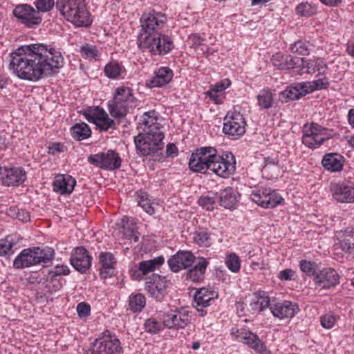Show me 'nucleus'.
I'll use <instances>...</instances> for the list:
<instances>
[{
    "label": "nucleus",
    "instance_id": "39448f33",
    "mask_svg": "<svg viewBox=\"0 0 354 354\" xmlns=\"http://www.w3.org/2000/svg\"><path fill=\"white\" fill-rule=\"evenodd\" d=\"M56 8L67 21L77 27H88L92 23L84 0H57Z\"/></svg>",
    "mask_w": 354,
    "mask_h": 354
},
{
    "label": "nucleus",
    "instance_id": "4c0bfd02",
    "mask_svg": "<svg viewBox=\"0 0 354 354\" xmlns=\"http://www.w3.org/2000/svg\"><path fill=\"white\" fill-rule=\"evenodd\" d=\"M304 83V88H306L307 93H310L316 90H322L326 88L329 82L326 77L319 78L312 82H306Z\"/></svg>",
    "mask_w": 354,
    "mask_h": 354
},
{
    "label": "nucleus",
    "instance_id": "1a4fd4ad",
    "mask_svg": "<svg viewBox=\"0 0 354 354\" xmlns=\"http://www.w3.org/2000/svg\"><path fill=\"white\" fill-rule=\"evenodd\" d=\"M246 122L238 111H228L224 118L223 131L231 139L236 140L245 132Z\"/></svg>",
    "mask_w": 354,
    "mask_h": 354
},
{
    "label": "nucleus",
    "instance_id": "b1692460",
    "mask_svg": "<svg viewBox=\"0 0 354 354\" xmlns=\"http://www.w3.org/2000/svg\"><path fill=\"white\" fill-rule=\"evenodd\" d=\"M214 292L209 291L207 289L203 288L198 290L194 295V303L195 307L198 312H201V316H204L206 314V311L203 310L210 306L212 301H214Z\"/></svg>",
    "mask_w": 354,
    "mask_h": 354
},
{
    "label": "nucleus",
    "instance_id": "58836bf2",
    "mask_svg": "<svg viewBox=\"0 0 354 354\" xmlns=\"http://www.w3.org/2000/svg\"><path fill=\"white\" fill-rule=\"evenodd\" d=\"M193 241L199 246L209 247L212 244L210 234L206 231H196L193 234Z\"/></svg>",
    "mask_w": 354,
    "mask_h": 354
},
{
    "label": "nucleus",
    "instance_id": "dca6fc26",
    "mask_svg": "<svg viewBox=\"0 0 354 354\" xmlns=\"http://www.w3.org/2000/svg\"><path fill=\"white\" fill-rule=\"evenodd\" d=\"M232 334L235 336L236 341L243 342L248 345L260 354H270V351L268 350L265 344L259 339V337L251 331L240 332L236 330V332L234 328L232 330Z\"/></svg>",
    "mask_w": 354,
    "mask_h": 354
},
{
    "label": "nucleus",
    "instance_id": "9d476101",
    "mask_svg": "<svg viewBox=\"0 0 354 354\" xmlns=\"http://www.w3.org/2000/svg\"><path fill=\"white\" fill-rule=\"evenodd\" d=\"M88 161L101 169L113 171L121 167L122 160L119 154L113 150L90 155Z\"/></svg>",
    "mask_w": 354,
    "mask_h": 354
},
{
    "label": "nucleus",
    "instance_id": "052dcab7",
    "mask_svg": "<svg viewBox=\"0 0 354 354\" xmlns=\"http://www.w3.org/2000/svg\"><path fill=\"white\" fill-rule=\"evenodd\" d=\"M189 39L192 41V46L194 48H196L202 45L204 41L203 38L201 37L200 35L197 34L191 35Z\"/></svg>",
    "mask_w": 354,
    "mask_h": 354
},
{
    "label": "nucleus",
    "instance_id": "09e8293b",
    "mask_svg": "<svg viewBox=\"0 0 354 354\" xmlns=\"http://www.w3.org/2000/svg\"><path fill=\"white\" fill-rule=\"evenodd\" d=\"M138 203L147 214L151 215L154 213V209L147 194H141L138 197Z\"/></svg>",
    "mask_w": 354,
    "mask_h": 354
},
{
    "label": "nucleus",
    "instance_id": "79ce46f5",
    "mask_svg": "<svg viewBox=\"0 0 354 354\" xmlns=\"http://www.w3.org/2000/svg\"><path fill=\"white\" fill-rule=\"evenodd\" d=\"M225 264L227 268L233 272H237L240 270V259L234 253H231L227 257Z\"/></svg>",
    "mask_w": 354,
    "mask_h": 354
},
{
    "label": "nucleus",
    "instance_id": "49530a36",
    "mask_svg": "<svg viewBox=\"0 0 354 354\" xmlns=\"http://www.w3.org/2000/svg\"><path fill=\"white\" fill-rule=\"evenodd\" d=\"M15 243L8 236L6 239L0 240V256L10 255L12 253V248Z\"/></svg>",
    "mask_w": 354,
    "mask_h": 354
},
{
    "label": "nucleus",
    "instance_id": "0eeeda50",
    "mask_svg": "<svg viewBox=\"0 0 354 354\" xmlns=\"http://www.w3.org/2000/svg\"><path fill=\"white\" fill-rule=\"evenodd\" d=\"M54 250L50 248L34 247L23 250L15 258L13 266L17 269L28 268L37 264L46 266L53 259Z\"/></svg>",
    "mask_w": 354,
    "mask_h": 354
},
{
    "label": "nucleus",
    "instance_id": "37998d69",
    "mask_svg": "<svg viewBox=\"0 0 354 354\" xmlns=\"http://www.w3.org/2000/svg\"><path fill=\"white\" fill-rule=\"evenodd\" d=\"M218 201L217 194H213V196H203L198 200V204L203 207V208L210 210L214 209V206Z\"/></svg>",
    "mask_w": 354,
    "mask_h": 354
},
{
    "label": "nucleus",
    "instance_id": "e433bc0d",
    "mask_svg": "<svg viewBox=\"0 0 354 354\" xmlns=\"http://www.w3.org/2000/svg\"><path fill=\"white\" fill-rule=\"evenodd\" d=\"M258 104L262 109H268L272 106L273 95L268 89L260 91L257 96Z\"/></svg>",
    "mask_w": 354,
    "mask_h": 354
},
{
    "label": "nucleus",
    "instance_id": "412c9836",
    "mask_svg": "<svg viewBox=\"0 0 354 354\" xmlns=\"http://www.w3.org/2000/svg\"><path fill=\"white\" fill-rule=\"evenodd\" d=\"M272 314L279 319L293 317L299 311L298 305L288 301H278L270 305Z\"/></svg>",
    "mask_w": 354,
    "mask_h": 354
},
{
    "label": "nucleus",
    "instance_id": "6ab92c4d",
    "mask_svg": "<svg viewBox=\"0 0 354 354\" xmlns=\"http://www.w3.org/2000/svg\"><path fill=\"white\" fill-rule=\"evenodd\" d=\"M330 192L335 200L339 203H354V187L339 182L330 184Z\"/></svg>",
    "mask_w": 354,
    "mask_h": 354
},
{
    "label": "nucleus",
    "instance_id": "20e7f679",
    "mask_svg": "<svg viewBox=\"0 0 354 354\" xmlns=\"http://www.w3.org/2000/svg\"><path fill=\"white\" fill-rule=\"evenodd\" d=\"M140 121L142 132L139 133L134 139L138 152L142 156H149L162 150L165 136L157 123L155 111L145 112Z\"/></svg>",
    "mask_w": 354,
    "mask_h": 354
},
{
    "label": "nucleus",
    "instance_id": "5fc2aeb1",
    "mask_svg": "<svg viewBox=\"0 0 354 354\" xmlns=\"http://www.w3.org/2000/svg\"><path fill=\"white\" fill-rule=\"evenodd\" d=\"M335 317L333 314L328 313L321 317V325L327 329L331 328L335 323Z\"/></svg>",
    "mask_w": 354,
    "mask_h": 354
},
{
    "label": "nucleus",
    "instance_id": "de8ad7c7",
    "mask_svg": "<svg viewBox=\"0 0 354 354\" xmlns=\"http://www.w3.org/2000/svg\"><path fill=\"white\" fill-rule=\"evenodd\" d=\"M300 269L302 272H305L309 276H313L315 277L317 272V265L315 263L307 261L306 260H302L300 261Z\"/></svg>",
    "mask_w": 354,
    "mask_h": 354
},
{
    "label": "nucleus",
    "instance_id": "f257e3e1",
    "mask_svg": "<svg viewBox=\"0 0 354 354\" xmlns=\"http://www.w3.org/2000/svg\"><path fill=\"white\" fill-rule=\"evenodd\" d=\"M11 56L10 66L14 73L30 82L57 73L63 63L59 52L42 44L21 46Z\"/></svg>",
    "mask_w": 354,
    "mask_h": 354
},
{
    "label": "nucleus",
    "instance_id": "8fccbe9b",
    "mask_svg": "<svg viewBox=\"0 0 354 354\" xmlns=\"http://www.w3.org/2000/svg\"><path fill=\"white\" fill-rule=\"evenodd\" d=\"M35 6L39 13L40 12H46L50 10L54 6H56V2L54 0H36Z\"/></svg>",
    "mask_w": 354,
    "mask_h": 354
},
{
    "label": "nucleus",
    "instance_id": "7c9ffc66",
    "mask_svg": "<svg viewBox=\"0 0 354 354\" xmlns=\"http://www.w3.org/2000/svg\"><path fill=\"white\" fill-rule=\"evenodd\" d=\"M119 225L122 228V234L126 239L133 240L134 242L138 241L140 233L138 232L133 221H130L127 216H124Z\"/></svg>",
    "mask_w": 354,
    "mask_h": 354
},
{
    "label": "nucleus",
    "instance_id": "f8f14e48",
    "mask_svg": "<svg viewBox=\"0 0 354 354\" xmlns=\"http://www.w3.org/2000/svg\"><path fill=\"white\" fill-rule=\"evenodd\" d=\"M84 115L89 122L95 124L100 131H107L109 129L115 128V122L100 106L90 107L84 111Z\"/></svg>",
    "mask_w": 354,
    "mask_h": 354
},
{
    "label": "nucleus",
    "instance_id": "a211bd4d",
    "mask_svg": "<svg viewBox=\"0 0 354 354\" xmlns=\"http://www.w3.org/2000/svg\"><path fill=\"white\" fill-rule=\"evenodd\" d=\"M195 260L194 255L189 251H178L168 260L170 269L177 272L183 269L190 267Z\"/></svg>",
    "mask_w": 354,
    "mask_h": 354
},
{
    "label": "nucleus",
    "instance_id": "5701e85b",
    "mask_svg": "<svg viewBox=\"0 0 354 354\" xmlns=\"http://www.w3.org/2000/svg\"><path fill=\"white\" fill-rule=\"evenodd\" d=\"M101 268L100 275L102 279L111 277L115 273V264L116 263L114 255L108 252H102L99 256Z\"/></svg>",
    "mask_w": 354,
    "mask_h": 354
},
{
    "label": "nucleus",
    "instance_id": "13d9d810",
    "mask_svg": "<svg viewBox=\"0 0 354 354\" xmlns=\"http://www.w3.org/2000/svg\"><path fill=\"white\" fill-rule=\"evenodd\" d=\"M69 272V270L67 266H55L51 271L50 273L52 274V276H58L61 274H68Z\"/></svg>",
    "mask_w": 354,
    "mask_h": 354
},
{
    "label": "nucleus",
    "instance_id": "3c124183",
    "mask_svg": "<svg viewBox=\"0 0 354 354\" xmlns=\"http://www.w3.org/2000/svg\"><path fill=\"white\" fill-rule=\"evenodd\" d=\"M145 328L147 332L156 333L161 328V324L153 318H149L145 323Z\"/></svg>",
    "mask_w": 354,
    "mask_h": 354
},
{
    "label": "nucleus",
    "instance_id": "ddd939ff",
    "mask_svg": "<svg viewBox=\"0 0 354 354\" xmlns=\"http://www.w3.org/2000/svg\"><path fill=\"white\" fill-rule=\"evenodd\" d=\"M120 342L115 336L105 335L95 339L90 354H120Z\"/></svg>",
    "mask_w": 354,
    "mask_h": 354
},
{
    "label": "nucleus",
    "instance_id": "cd10ccee",
    "mask_svg": "<svg viewBox=\"0 0 354 354\" xmlns=\"http://www.w3.org/2000/svg\"><path fill=\"white\" fill-rule=\"evenodd\" d=\"M172 77V71L169 68L162 67L155 72L154 77L147 83V85L150 88L161 87L168 84Z\"/></svg>",
    "mask_w": 354,
    "mask_h": 354
},
{
    "label": "nucleus",
    "instance_id": "7ed1b4c3",
    "mask_svg": "<svg viewBox=\"0 0 354 354\" xmlns=\"http://www.w3.org/2000/svg\"><path fill=\"white\" fill-rule=\"evenodd\" d=\"M235 160L232 153L225 158L216 154L211 147L197 149L192 153L189 162L190 169L194 172L205 174L208 171L222 178H227L235 171Z\"/></svg>",
    "mask_w": 354,
    "mask_h": 354
},
{
    "label": "nucleus",
    "instance_id": "0e129e2a",
    "mask_svg": "<svg viewBox=\"0 0 354 354\" xmlns=\"http://www.w3.org/2000/svg\"><path fill=\"white\" fill-rule=\"evenodd\" d=\"M292 274V270L285 269L279 272V278L283 281L290 280Z\"/></svg>",
    "mask_w": 354,
    "mask_h": 354
},
{
    "label": "nucleus",
    "instance_id": "a18cd8bd",
    "mask_svg": "<svg viewBox=\"0 0 354 354\" xmlns=\"http://www.w3.org/2000/svg\"><path fill=\"white\" fill-rule=\"evenodd\" d=\"M309 44L308 42L297 41L290 46V51L293 53H297L301 55H306L309 54Z\"/></svg>",
    "mask_w": 354,
    "mask_h": 354
},
{
    "label": "nucleus",
    "instance_id": "ea45409f",
    "mask_svg": "<svg viewBox=\"0 0 354 354\" xmlns=\"http://www.w3.org/2000/svg\"><path fill=\"white\" fill-rule=\"evenodd\" d=\"M145 297L142 294H137L129 297V307L134 313L141 311L145 306Z\"/></svg>",
    "mask_w": 354,
    "mask_h": 354
},
{
    "label": "nucleus",
    "instance_id": "f704fd0d",
    "mask_svg": "<svg viewBox=\"0 0 354 354\" xmlns=\"http://www.w3.org/2000/svg\"><path fill=\"white\" fill-rule=\"evenodd\" d=\"M71 133L74 139L82 140L88 138L91 134L88 125L84 122L77 123L71 129Z\"/></svg>",
    "mask_w": 354,
    "mask_h": 354
},
{
    "label": "nucleus",
    "instance_id": "338daca9",
    "mask_svg": "<svg viewBox=\"0 0 354 354\" xmlns=\"http://www.w3.org/2000/svg\"><path fill=\"white\" fill-rule=\"evenodd\" d=\"M341 247L346 252H351V250L354 248V243L351 244V243L347 242V241H342L341 243Z\"/></svg>",
    "mask_w": 354,
    "mask_h": 354
},
{
    "label": "nucleus",
    "instance_id": "680f3d73",
    "mask_svg": "<svg viewBox=\"0 0 354 354\" xmlns=\"http://www.w3.org/2000/svg\"><path fill=\"white\" fill-rule=\"evenodd\" d=\"M250 306L251 308V311H252V313L263 310V308H261V306H260V301L258 300L256 295L255 298L253 299L250 302Z\"/></svg>",
    "mask_w": 354,
    "mask_h": 354
},
{
    "label": "nucleus",
    "instance_id": "2f4dec72",
    "mask_svg": "<svg viewBox=\"0 0 354 354\" xmlns=\"http://www.w3.org/2000/svg\"><path fill=\"white\" fill-rule=\"evenodd\" d=\"M218 199L225 208L233 209L237 203V194L232 187H227L220 192Z\"/></svg>",
    "mask_w": 354,
    "mask_h": 354
},
{
    "label": "nucleus",
    "instance_id": "423d86ee",
    "mask_svg": "<svg viewBox=\"0 0 354 354\" xmlns=\"http://www.w3.org/2000/svg\"><path fill=\"white\" fill-rule=\"evenodd\" d=\"M136 102L131 88L119 86L115 91L113 100L108 102L109 112L115 118H123L127 115L130 109L136 106Z\"/></svg>",
    "mask_w": 354,
    "mask_h": 354
},
{
    "label": "nucleus",
    "instance_id": "aec40b11",
    "mask_svg": "<svg viewBox=\"0 0 354 354\" xmlns=\"http://www.w3.org/2000/svg\"><path fill=\"white\" fill-rule=\"evenodd\" d=\"M71 263L73 267L81 273H84L90 268L91 257L83 247H77L71 254Z\"/></svg>",
    "mask_w": 354,
    "mask_h": 354
},
{
    "label": "nucleus",
    "instance_id": "c756f323",
    "mask_svg": "<svg viewBox=\"0 0 354 354\" xmlns=\"http://www.w3.org/2000/svg\"><path fill=\"white\" fill-rule=\"evenodd\" d=\"M300 62L303 68H306V72L308 73H317L318 74H323L326 70V64L320 58L313 59L301 58Z\"/></svg>",
    "mask_w": 354,
    "mask_h": 354
},
{
    "label": "nucleus",
    "instance_id": "6e6d98bb",
    "mask_svg": "<svg viewBox=\"0 0 354 354\" xmlns=\"http://www.w3.org/2000/svg\"><path fill=\"white\" fill-rule=\"evenodd\" d=\"M77 312L80 317H87L90 315L91 307L86 303L81 302L77 306Z\"/></svg>",
    "mask_w": 354,
    "mask_h": 354
},
{
    "label": "nucleus",
    "instance_id": "864d4df0",
    "mask_svg": "<svg viewBox=\"0 0 354 354\" xmlns=\"http://www.w3.org/2000/svg\"><path fill=\"white\" fill-rule=\"evenodd\" d=\"M230 80L227 79H225V80L212 86V89L210 91H209L207 92V93L210 97H213L214 93L223 91V90L228 88L230 86Z\"/></svg>",
    "mask_w": 354,
    "mask_h": 354
},
{
    "label": "nucleus",
    "instance_id": "a878e982",
    "mask_svg": "<svg viewBox=\"0 0 354 354\" xmlns=\"http://www.w3.org/2000/svg\"><path fill=\"white\" fill-rule=\"evenodd\" d=\"M76 184V180L69 175H60L53 182L54 190L61 194H71Z\"/></svg>",
    "mask_w": 354,
    "mask_h": 354
},
{
    "label": "nucleus",
    "instance_id": "4468645a",
    "mask_svg": "<svg viewBox=\"0 0 354 354\" xmlns=\"http://www.w3.org/2000/svg\"><path fill=\"white\" fill-rule=\"evenodd\" d=\"M191 313L185 309H176L163 315V324L169 328H185L191 323Z\"/></svg>",
    "mask_w": 354,
    "mask_h": 354
},
{
    "label": "nucleus",
    "instance_id": "72a5a7b5",
    "mask_svg": "<svg viewBox=\"0 0 354 354\" xmlns=\"http://www.w3.org/2000/svg\"><path fill=\"white\" fill-rule=\"evenodd\" d=\"M207 265L208 261L206 259L203 257L199 258V261L197 264L189 270L187 279L194 282H198L202 280L204 277V274Z\"/></svg>",
    "mask_w": 354,
    "mask_h": 354
},
{
    "label": "nucleus",
    "instance_id": "c9c22d12",
    "mask_svg": "<svg viewBox=\"0 0 354 354\" xmlns=\"http://www.w3.org/2000/svg\"><path fill=\"white\" fill-rule=\"evenodd\" d=\"M164 263V258L162 256H159L149 261H143L139 263L138 269L146 274L150 272L153 271L156 268L160 267Z\"/></svg>",
    "mask_w": 354,
    "mask_h": 354
},
{
    "label": "nucleus",
    "instance_id": "9b49d317",
    "mask_svg": "<svg viewBox=\"0 0 354 354\" xmlns=\"http://www.w3.org/2000/svg\"><path fill=\"white\" fill-rule=\"evenodd\" d=\"M250 198L258 205L266 208H273L283 202V198L270 188H260L253 190Z\"/></svg>",
    "mask_w": 354,
    "mask_h": 354
},
{
    "label": "nucleus",
    "instance_id": "f3484780",
    "mask_svg": "<svg viewBox=\"0 0 354 354\" xmlns=\"http://www.w3.org/2000/svg\"><path fill=\"white\" fill-rule=\"evenodd\" d=\"M166 280L164 277L153 274L146 282L145 289L150 296L158 301H161L166 295Z\"/></svg>",
    "mask_w": 354,
    "mask_h": 354
},
{
    "label": "nucleus",
    "instance_id": "e2e57ef3",
    "mask_svg": "<svg viewBox=\"0 0 354 354\" xmlns=\"http://www.w3.org/2000/svg\"><path fill=\"white\" fill-rule=\"evenodd\" d=\"M65 147L60 143H54L48 148V153L55 154L64 151Z\"/></svg>",
    "mask_w": 354,
    "mask_h": 354
},
{
    "label": "nucleus",
    "instance_id": "f03ea898",
    "mask_svg": "<svg viewBox=\"0 0 354 354\" xmlns=\"http://www.w3.org/2000/svg\"><path fill=\"white\" fill-rule=\"evenodd\" d=\"M166 21L165 15L155 10L142 15L141 29L138 38L140 48L158 55H166L173 48L170 38L159 32Z\"/></svg>",
    "mask_w": 354,
    "mask_h": 354
},
{
    "label": "nucleus",
    "instance_id": "6e6552de",
    "mask_svg": "<svg viewBox=\"0 0 354 354\" xmlns=\"http://www.w3.org/2000/svg\"><path fill=\"white\" fill-rule=\"evenodd\" d=\"M330 137L327 133V129L317 123L313 122L309 125L306 124L304 126L302 142L308 148L317 149Z\"/></svg>",
    "mask_w": 354,
    "mask_h": 354
},
{
    "label": "nucleus",
    "instance_id": "4d7b16f0",
    "mask_svg": "<svg viewBox=\"0 0 354 354\" xmlns=\"http://www.w3.org/2000/svg\"><path fill=\"white\" fill-rule=\"evenodd\" d=\"M257 298L260 301V306L264 310L266 308L270 306L272 304H270V300L268 296L266 295L264 292H259L256 295Z\"/></svg>",
    "mask_w": 354,
    "mask_h": 354
},
{
    "label": "nucleus",
    "instance_id": "393cba45",
    "mask_svg": "<svg viewBox=\"0 0 354 354\" xmlns=\"http://www.w3.org/2000/svg\"><path fill=\"white\" fill-rule=\"evenodd\" d=\"M3 184L7 186L19 185L26 178L25 171L20 167L6 168Z\"/></svg>",
    "mask_w": 354,
    "mask_h": 354
},
{
    "label": "nucleus",
    "instance_id": "774afa93",
    "mask_svg": "<svg viewBox=\"0 0 354 354\" xmlns=\"http://www.w3.org/2000/svg\"><path fill=\"white\" fill-rule=\"evenodd\" d=\"M348 121L349 124L354 127V109H351L348 114Z\"/></svg>",
    "mask_w": 354,
    "mask_h": 354
},
{
    "label": "nucleus",
    "instance_id": "c85d7f7f",
    "mask_svg": "<svg viewBox=\"0 0 354 354\" xmlns=\"http://www.w3.org/2000/svg\"><path fill=\"white\" fill-rule=\"evenodd\" d=\"M272 63L280 69L293 68L300 64L301 58L293 57L291 55L276 53L272 57Z\"/></svg>",
    "mask_w": 354,
    "mask_h": 354
},
{
    "label": "nucleus",
    "instance_id": "603ef678",
    "mask_svg": "<svg viewBox=\"0 0 354 354\" xmlns=\"http://www.w3.org/2000/svg\"><path fill=\"white\" fill-rule=\"evenodd\" d=\"M80 51L84 58H94L97 55V50L95 46L86 44L80 48Z\"/></svg>",
    "mask_w": 354,
    "mask_h": 354
},
{
    "label": "nucleus",
    "instance_id": "4be33fe9",
    "mask_svg": "<svg viewBox=\"0 0 354 354\" xmlns=\"http://www.w3.org/2000/svg\"><path fill=\"white\" fill-rule=\"evenodd\" d=\"M314 281L322 288H330L339 283V275L334 269L324 268L316 274Z\"/></svg>",
    "mask_w": 354,
    "mask_h": 354
},
{
    "label": "nucleus",
    "instance_id": "bf43d9fd",
    "mask_svg": "<svg viewBox=\"0 0 354 354\" xmlns=\"http://www.w3.org/2000/svg\"><path fill=\"white\" fill-rule=\"evenodd\" d=\"M15 216L17 219L26 222L30 220L29 212L24 209H17V212H15Z\"/></svg>",
    "mask_w": 354,
    "mask_h": 354
},
{
    "label": "nucleus",
    "instance_id": "a19ab883",
    "mask_svg": "<svg viewBox=\"0 0 354 354\" xmlns=\"http://www.w3.org/2000/svg\"><path fill=\"white\" fill-rule=\"evenodd\" d=\"M104 71L106 77L115 79L120 75L122 68L118 63L111 62L105 66Z\"/></svg>",
    "mask_w": 354,
    "mask_h": 354
},
{
    "label": "nucleus",
    "instance_id": "69168bd1",
    "mask_svg": "<svg viewBox=\"0 0 354 354\" xmlns=\"http://www.w3.org/2000/svg\"><path fill=\"white\" fill-rule=\"evenodd\" d=\"M166 153L167 156H174L178 153V149L176 145L173 143H169L167 145Z\"/></svg>",
    "mask_w": 354,
    "mask_h": 354
},
{
    "label": "nucleus",
    "instance_id": "473e14b6",
    "mask_svg": "<svg viewBox=\"0 0 354 354\" xmlns=\"http://www.w3.org/2000/svg\"><path fill=\"white\" fill-rule=\"evenodd\" d=\"M307 93L304 83H299L295 86H290L281 92L280 97L281 100L287 99L288 100H295L301 97L306 95Z\"/></svg>",
    "mask_w": 354,
    "mask_h": 354
},
{
    "label": "nucleus",
    "instance_id": "bb28decb",
    "mask_svg": "<svg viewBox=\"0 0 354 354\" xmlns=\"http://www.w3.org/2000/svg\"><path fill=\"white\" fill-rule=\"evenodd\" d=\"M344 156L336 153L326 154L322 161L324 169L331 172L342 171L344 167Z\"/></svg>",
    "mask_w": 354,
    "mask_h": 354
},
{
    "label": "nucleus",
    "instance_id": "c03bdc74",
    "mask_svg": "<svg viewBox=\"0 0 354 354\" xmlns=\"http://www.w3.org/2000/svg\"><path fill=\"white\" fill-rule=\"evenodd\" d=\"M316 12V8L311 4L306 2L299 4L296 8L297 15L302 17H310Z\"/></svg>",
    "mask_w": 354,
    "mask_h": 354
},
{
    "label": "nucleus",
    "instance_id": "2eb2a0df",
    "mask_svg": "<svg viewBox=\"0 0 354 354\" xmlns=\"http://www.w3.org/2000/svg\"><path fill=\"white\" fill-rule=\"evenodd\" d=\"M13 14L21 20L22 24H24L29 28L38 25L41 21V17L39 12L28 4H21L16 6L13 10Z\"/></svg>",
    "mask_w": 354,
    "mask_h": 354
}]
</instances>
